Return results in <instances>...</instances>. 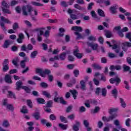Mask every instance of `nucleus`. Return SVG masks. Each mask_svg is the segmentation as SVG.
Returning <instances> with one entry per match:
<instances>
[{
  "label": "nucleus",
  "mask_w": 131,
  "mask_h": 131,
  "mask_svg": "<svg viewBox=\"0 0 131 131\" xmlns=\"http://www.w3.org/2000/svg\"><path fill=\"white\" fill-rule=\"evenodd\" d=\"M92 67H94V69H97L98 70H101L102 69V67L99 64L94 63L92 64Z\"/></svg>",
  "instance_id": "32"
},
{
  "label": "nucleus",
  "mask_w": 131,
  "mask_h": 131,
  "mask_svg": "<svg viewBox=\"0 0 131 131\" xmlns=\"http://www.w3.org/2000/svg\"><path fill=\"white\" fill-rule=\"evenodd\" d=\"M31 4H32V5H33V6H35L36 7H42V6H43V4H40V3L36 2H32Z\"/></svg>",
  "instance_id": "33"
},
{
  "label": "nucleus",
  "mask_w": 131,
  "mask_h": 131,
  "mask_svg": "<svg viewBox=\"0 0 131 131\" xmlns=\"http://www.w3.org/2000/svg\"><path fill=\"white\" fill-rule=\"evenodd\" d=\"M40 86H41V88H44V89H47V88H49V84L45 82H41L40 83Z\"/></svg>",
  "instance_id": "48"
},
{
  "label": "nucleus",
  "mask_w": 131,
  "mask_h": 131,
  "mask_svg": "<svg viewBox=\"0 0 131 131\" xmlns=\"http://www.w3.org/2000/svg\"><path fill=\"white\" fill-rule=\"evenodd\" d=\"M60 119L61 122H64V123H67L68 122L67 119L63 116H60Z\"/></svg>",
  "instance_id": "43"
},
{
  "label": "nucleus",
  "mask_w": 131,
  "mask_h": 131,
  "mask_svg": "<svg viewBox=\"0 0 131 131\" xmlns=\"http://www.w3.org/2000/svg\"><path fill=\"white\" fill-rule=\"evenodd\" d=\"M101 94L103 97H106V95H107V90H106V88H102L101 89Z\"/></svg>",
  "instance_id": "49"
},
{
  "label": "nucleus",
  "mask_w": 131,
  "mask_h": 131,
  "mask_svg": "<svg viewBox=\"0 0 131 131\" xmlns=\"http://www.w3.org/2000/svg\"><path fill=\"white\" fill-rule=\"evenodd\" d=\"M42 95H43V96H45V97H46V98H48V99L52 98V95H51V93L47 91H42Z\"/></svg>",
  "instance_id": "18"
},
{
  "label": "nucleus",
  "mask_w": 131,
  "mask_h": 131,
  "mask_svg": "<svg viewBox=\"0 0 131 131\" xmlns=\"http://www.w3.org/2000/svg\"><path fill=\"white\" fill-rule=\"evenodd\" d=\"M70 92L71 93L74 100H76V98L77 97V91H76V90H70Z\"/></svg>",
  "instance_id": "23"
},
{
  "label": "nucleus",
  "mask_w": 131,
  "mask_h": 131,
  "mask_svg": "<svg viewBox=\"0 0 131 131\" xmlns=\"http://www.w3.org/2000/svg\"><path fill=\"white\" fill-rule=\"evenodd\" d=\"M36 73L37 74H39L40 76L41 77H46V75H48V80L50 82H52L54 81V76L51 74V70L49 69H45L43 71L42 69H36Z\"/></svg>",
  "instance_id": "1"
},
{
  "label": "nucleus",
  "mask_w": 131,
  "mask_h": 131,
  "mask_svg": "<svg viewBox=\"0 0 131 131\" xmlns=\"http://www.w3.org/2000/svg\"><path fill=\"white\" fill-rule=\"evenodd\" d=\"M20 112L24 114L28 113V110H27V107L25 105H24L23 108L20 110Z\"/></svg>",
  "instance_id": "30"
},
{
  "label": "nucleus",
  "mask_w": 131,
  "mask_h": 131,
  "mask_svg": "<svg viewBox=\"0 0 131 131\" xmlns=\"http://www.w3.org/2000/svg\"><path fill=\"white\" fill-rule=\"evenodd\" d=\"M74 33L75 35H76L77 36L76 38V40H77V39H80L81 38H83V36H82V35H81V34L79 33V32L77 31H75L74 32Z\"/></svg>",
  "instance_id": "25"
},
{
  "label": "nucleus",
  "mask_w": 131,
  "mask_h": 131,
  "mask_svg": "<svg viewBox=\"0 0 131 131\" xmlns=\"http://www.w3.org/2000/svg\"><path fill=\"white\" fill-rule=\"evenodd\" d=\"M18 72V70L16 69H12L11 70L9 73V74H14L15 73H17Z\"/></svg>",
  "instance_id": "55"
},
{
  "label": "nucleus",
  "mask_w": 131,
  "mask_h": 131,
  "mask_svg": "<svg viewBox=\"0 0 131 131\" xmlns=\"http://www.w3.org/2000/svg\"><path fill=\"white\" fill-rule=\"evenodd\" d=\"M49 119L50 120H57V117L54 114H52L49 116Z\"/></svg>",
  "instance_id": "51"
},
{
  "label": "nucleus",
  "mask_w": 131,
  "mask_h": 131,
  "mask_svg": "<svg viewBox=\"0 0 131 131\" xmlns=\"http://www.w3.org/2000/svg\"><path fill=\"white\" fill-rule=\"evenodd\" d=\"M101 79L100 80L102 81H104V82L106 81V77L104 76V74H100Z\"/></svg>",
  "instance_id": "63"
},
{
  "label": "nucleus",
  "mask_w": 131,
  "mask_h": 131,
  "mask_svg": "<svg viewBox=\"0 0 131 131\" xmlns=\"http://www.w3.org/2000/svg\"><path fill=\"white\" fill-rule=\"evenodd\" d=\"M100 111V107L99 106H96L94 110H92L91 111V113L92 114H95L96 113H98Z\"/></svg>",
  "instance_id": "36"
},
{
  "label": "nucleus",
  "mask_w": 131,
  "mask_h": 131,
  "mask_svg": "<svg viewBox=\"0 0 131 131\" xmlns=\"http://www.w3.org/2000/svg\"><path fill=\"white\" fill-rule=\"evenodd\" d=\"M98 15H99V16H100L101 17H105V13L101 9L98 10Z\"/></svg>",
  "instance_id": "45"
},
{
  "label": "nucleus",
  "mask_w": 131,
  "mask_h": 131,
  "mask_svg": "<svg viewBox=\"0 0 131 131\" xmlns=\"http://www.w3.org/2000/svg\"><path fill=\"white\" fill-rule=\"evenodd\" d=\"M70 18H71L72 20H77V19H78V15L74 14H71Z\"/></svg>",
  "instance_id": "46"
},
{
  "label": "nucleus",
  "mask_w": 131,
  "mask_h": 131,
  "mask_svg": "<svg viewBox=\"0 0 131 131\" xmlns=\"http://www.w3.org/2000/svg\"><path fill=\"white\" fill-rule=\"evenodd\" d=\"M73 55L78 59H81L82 58V53H79V49L77 46L75 47L73 51Z\"/></svg>",
  "instance_id": "8"
},
{
  "label": "nucleus",
  "mask_w": 131,
  "mask_h": 131,
  "mask_svg": "<svg viewBox=\"0 0 131 131\" xmlns=\"http://www.w3.org/2000/svg\"><path fill=\"white\" fill-rule=\"evenodd\" d=\"M124 84H125V88L126 90H129V85H128V82L127 81H124Z\"/></svg>",
  "instance_id": "57"
},
{
  "label": "nucleus",
  "mask_w": 131,
  "mask_h": 131,
  "mask_svg": "<svg viewBox=\"0 0 131 131\" xmlns=\"http://www.w3.org/2000/svg\"><path fill=\"white\" fill-rule=\"evenodd\" d=\"M36 101L38 104H45L46 103V100L42 98H37Z\"/></svg>",
  "instance_id": "28"
},
{
  "label": "nucleus",
  "mask_w": 131,
  "mask_h": 131,
  "mask_svg": "<svg viewBox=\"0 0 131 131\" xmlns=\"http://www.w3.org/2000/svg\"><path fill=\"white\" fill-rule=\"evenodd\" d=\"M109 75L110 76H114V75H115V78H112L110 79V83L113 84L116 82L115 85L117 86L120 83V82H121V79L118 77V75H117L115 72H113V71H112L109 73Z\"/></svg>",
  "instance_id": "2"
},
{
  "label": "nucleus",
  "mask_w": 131,
  "mask_h": 131,
  "mask_svg": "<svg viewBox=\"0 0 131 131\" xmlns=\"http://www.w3.org/2000/svg\"><path fill=\"white\" fill-rule=\"evenodd\" d=\"M93 82L94 84H95V85L98 86L100 85V81L96 78L93 79Z\"/></svg>",
  "instance_id": "58"
},
{
  "label": "nucleus",
  "mask_w": 131,
  "mask_h": 131,
  "mask_svg": "<svg viewBox=\"0 0 131 131\" xmlns=\"http://www.w3.org/2000/svg\"><path fill=\"white\" fill-rule=\"evenodd\" d=\"M2 10L3 13L6 14H11V11L9 8H10V5H9V2H7V1L3 0L2 3Z\"/></svg>",
  "instance_id": "3"
},
{
  "label": "nucleus",
  "mask_w": 131,
  "mask_h": 131,
  "mask_svg": "<svg viewBox=\"0 0 131 131\" xmlns=\"http://www.w3.org/2000/svg\"><path fill=\"white\" fill-rule=\"evenodd\" d=\"M88 40H90V41H96L97 40V38L96 37L91 35L88 38Z\"/></svg>",
  "instance_id": "47"
},
{
  "label": "nucleus",
  "mask_w": 131,
  "mask_h": 131,
  "mask_svg": "<svg viewBox=\"0 0 131 131\" xmlns=\"http://www.w3.org/2000/svg\"><path fill=\"white\" fill-rule=\"evenodd\" d=\"M19 61V58L18 57H15L13 60H12V64L14 65L15 66H18V62Z\"/></svg>",
  "instance_id": "38"
},
{
  "label": "nucleus",
  "mask_w": 131,
  "mask_h": 131,
  "mask_svg": "<svg viewBox=\"0 0 131 131\" xmlns=\"http://www.w3.org/2000/svg\"><path fill=\"white\" fill-rule=\"evenodd\" d=\"M2 71L3 72H7L8 70H10V67L9 66V59H4L2 63Z\"/></svg>",
  "instance_id": "6"
},
{
  "label": "nucleus",
  "mask_w": 131,
  "mask_h": 131,
  "mask_svg": "<svg viewBox=\"0 0 131 131\" xmlns=\"http://www.w3.org/2000/svg\"><path fill=\"white\" fill-rule=\"evenodd\" d=\"M59 58H60V60H61V61H64V60H65V59H66V53H65V52L62 53L60 54Z\"/></svg>",
  "instance_id": "39"
},
{
  "label": "nucleus",
  "mask_w": 131,
  "mask_h": 131,
  "mask_svg": "<svg viewBox=\"0 0 131 131\" xmlns=\"http://www.w3.org/2000/svg\"><path fill=\"white\" fill-rule=\"evenodd\" d=\"M0 26H1L2 29L3 31H7V28L5 26V23H7V24H11L12 22L10 21L8 18H5L4 16L0 17Z\"/></svg>",
  "instance_id": "4"
},
{
  "label": "nucleus",
  "mask_w": 131,
  "mask_h": 131,
  "mask_svg": "<svg viewBox=\"0 0 131 131\" xmlns=\"http://www.w3.org/2000/svg\"><path fill=\"white\" fill-rule=\"evenodd\" d=\"M117 117V115L116 114L111 115L108 117L106 116L102 117V120L104 122H109L110 121H113V120L115 119Z\"/></svg>",
  "instance_id": "7"
},
{
  "label": "nucleus",
  "mask_w": 131,
  "mask_h": 131,
  "mask_svg": "<svg viewBox=\"0 0 131 131\" xmlns=\"http://www.w3.org/2000/svg\"><path fill=\"white\" fill-rule=\"evenodd\" d=\"M86 45L88 46V47H90L92 50L94 51H97L98 50V47L99 46L97 43H94V42H90L89 41L86 42Z\"/></svg>",
  "instance_id": "10"
},
{
  "label": "nucleus",
  "mask_w": 131,
  "mask_h": 131,
  "mask_svg": "<svg viewBox=\"0 0 131 131\" xmlns=\"http://www.w3.org/2000/svg\"><path fill=\"white\" fill-rule=\"evenodd\" d=\"M59 98H59L58 97V92H55V96H54V102H55L56 103L58 102L59 101Z\"/></svg>",
  "instance_id": "44"
},
{
  "label": "nucleus",
  "mask_w": 131,
  "mask_h": 131,
  "mask_svg": "<svg viewBox=\"0 0 131 131\" xmlns=\"http://www.w3.org/2000/svg\"><path fill=\"white\" fill-rule=\"evenodd\" d=\"M45 107H47L48 108H52V107H53V100H49L47 101L46 106H45Z\"/></svg>",
  "instance_id": "34"
},
{
  "label": "nucleus",
  "mask_w": 131,
  "mask_h": 131,
  "mask_svg": "<svg viewBox=\"0 0 131 131\" xmlns=\"http://www.w3.org/2000/svg\"><path fill=\"white\" fill-rule=\"evenodd\" d=\"M12 28L13 30H17V29H19V24H18V23H14L13 24Z\"/></svg>",
  "instance_id": "41"
},
{
  "label": "nucleus",
  "mask_w": 131,
  "mask_h": 131,
  "mask_svg": "<svg viewBox=\"0 0 131 131\" xmlns=\"http://www.w3.org/2000/svg\"><path fill=\"white\" fill-rule=\"evenodd\" d=\"M112 94L115 99H117V96L118 95V92L117 91V89H114L112 91Z\"/></svg>",
  "instance_id": "26"
},
{
  "label": "nucleus",
  "mask_w": 131,
  "mask_h": 131,
  "mask_svg": "<svg viewBox=\"0 0 131 131\" xmlns=\"http://www.w3.org/2000/svg\"><path fill=\"white\" fill-rule=\"evenodd\" d=\"M71 30L77 31V32H81L82 31V28L81 27L74 26L72 27Z\"/></svg>",
  "instance_id": "15"
},
{
  "label": "nucleus",
  "mask_w": 131,
  "mask_h": 131,
  "mask_svg": "<svg viewBox=\"0 0 131 131\" xmlns=\"http://www.w3.org/2000/svg\"><path fill=\"white\" fill-rule=\"evenodd\" d=\"M27 105L30 108H32V101L30 99L27 100Z\"/></svg>",
  "instance_id": "59"
},
{
  "label": "nucleus",
  "mask_w": 131,
  "mask_h": 131,
  "mask_svg": "<svg viewBox=\"0 0 131 131\" xmlns=\"http://www.w3.org/2000/svg\"><path fill=\"white\" fill-rule=\"evenodd\" d=\"M117 8H118V6L115 5L110 7V11L112 14H115V13H116V10H117Z\"/></svg>",
  "instance_id": "19"
},
{
  "label": "nucleus",
  "mask_w": 131,
  "mask_h": 131,
  "mask_svg": "<svg viewBox=\"0 0 131 131\" xmlns=\"http://www.w3.org/2000/svg\"><path fill=\"white\" fill-rule=\"evenodd\" d=\"M108 56L109 57V58H111V59H113V58H116V56L115 55V54L112 53H108Z\"/></svg>",
  "instance_id": "61"
},
{
  "label": "nucleus",
  "mask_w": 131,
  "mask_h": 131,
  "mask_svg": "<svg viewBox=\"0 0 131 131\" xmlns=\"http://www.w3.org/2000/svg\"><path fill=\"white\" fill-rule=\"evenodd\" d=\"M59 100H60L61 104H63V105H66L67 104V102L63 99V97L59 98Z\"/></svg>",
  "instance_id": "60"
},
{
  "label": "nucleus",
  "mask_w": 131,
  "mask_h": 131,
  "mask_svg": "<svg viewBox=\"0 0 131 131\" xmlns=\"http://www.w3.org/2000/svg\"><path fill=\"white\" fill-rule=\"evenodd\" d=\"M8 93L9 98L14 99V100L17 99V97H16V94H15V93H14L13 92L9 91H8Z\"/></svg>",
  "instance_id": "16"
},
{
  "label": "nucleus",
  "mask_w": 131,
  "mask_h": 131,
  "mask_svg": "<svg viewBox=\"0 0 131 131\" xmlns=\"http://www.w3.org/2000/svg\"><path fill=\"white\" fill-rule=\"evenodd\" d=\"M21 89H23V90H24L27 94H30V92L31 91V90L29 88L26 86H23L21 87Z\"/></svg>",
  "instance_id": "37"
},
{
  "label": "nucleus",
  "mask_w": 131,
  "mask_h": 131,
  "mask_svg": "<svg viewBox=\"0 0 131 131\" xmlns=\"http://www.w3.org/2000/svg\"><path fill=\"white\" fill-rule=\"evenodd\" d=\"M15 11L18 14H20L21 11V7H20V6H17L15 8Z\"/></svg>",
  "instance_id": "62"
},
{
  "label": "nucleus",
  "mask_w": 131,
  "mask_h": 131,
  "mask_svg": "<svg viewBox=\"0 0 131 131\" xmlns=\"http://www.w3.org/2000/svg\"><path fill=\"white\" fill-rule=\"evenodd\" d=\"M118 110V108H111L110 110H109L108 111V113L112 115V113H114V112H117Z\"/></svg>",
  "instance_id": "42"
},
{
  "label": "nucleus",
  "mask_w": 131,
  "mask_h": 131,
  "mask_svg": "<svg viewBox=\"0 0 131 131\" xmlns=\"http://www.w3.org/2000/svg\"><path fill=\"white\" fill-rule=\"evenodd\" d=\"M36 55H37V52L36 51H34L31 53L30 57L31 59H33L36 57Z\"/></svg>",
  "instance_id": "50"
},
{
  "label": "nucleus",
  "mask_w": 131,
  "mask_h": 131,
  "mask_svg": "<svg viewBox=\"0 0 131 131\" xmlns=\"http://www.w3.org/2000/svg\"><path fill=\"white\" fill-rule=\"evenodd\" d=\"M12 43H13V41H12L11 40H6L3 46V48L4 49H8L9 46H10V45H12Z\"/></svg>",
  "instance_id": "12"
},
{
  "label": "nucleus",
  "mask_w": 131,
  "mask_h": 131,
  "mask_svg": "<svg viewBox=\"0 0 131 131\" xmlns=\"http://www.w3.org/2000/svg\"><path fill=\"white\" fill-rule=\"evenodd\" d=\"M32 116L36 119V120H38V119L40 118V114L39 112H36L33 114Z\"/></svg>",
  "instance_id": "24"
},
{
  "label": "nucleus",
  "mask_w": 131,
  "mask_h": 131,
  "mask_svg": "<svg viewBox=\"0 0 131 131\" xmlns=\"http://www.w3.org/2000/svg\"><path fill=\"white\" fill-rule=\"evenodd\" d=\"M73 73L75 77H77V76L79 75V71H78V70H74L73 71Z\"/></svg>",
  "instance_id": "56"
},
{
  "label": "nucleus",
  "mask_w": 131,
  "mask_h": 131,
  "mask_svg": "<svg viewBox=\"0 0 131 131\" xmlns=\"http://www.w3.org/2000/svg\"><path fill=\"white\" fill-rule=\"evenodd\" d=\"M33 10V9L31 6L27 5L23 6L22 7L23 15H24V16H28V13H29L30 15H31V12H32ZM27 11L28 13H27Z\"/></svg>",
  "instance_id": "5"
},
{
  "label": "nucleus",
  "mask_w": 131,
  "mask_h": 131,
  "mask_svg": "<svg viewBox=\"0 0 131 131\" xmlns=\"http://www.w3.org/2000/svg\"><path fill=\"white\" fill-rule=\"evenodd\" d=\"M5 81L7 83H13L12 76L10 74H7L4 78Z\"/></svg>",
  "instance_id": "11"
},
{
  "label": "nucleus",
  "mask_w": 131,
  "mask_h": 131,
  "mask_svg": "<svg viewBox=\"0 0 131 131\" xmlns=\"http://www.w3.org/2000/svg\"><path fill=\"white\" fill-rule=\"evenodd\" d=\"M2 125L4 127H9L10 123H9V121L8 120H5L3 121Z\"/></svg>",
  "instance_id": "29"
},
{
  "label": "nucleus",
  "mask_w": 131,
  "mask_h": 131,
  "mask_svg": "<svg viewBox=\"0 0 131 131\" xmlns=\"http://www.w3.org/2000/svg\"><path fill=\"white\" fill-rule=\"evenodd\" d=\"M59 126L61 128V129H62V130H66L67 129V128L68 127V126L67 125H64L62 123L59 124Z\"/></svg>",
  "instance_id": "31"
},
{
  "label": "nucleus",
  "mask_w": 131,
  "mask_h": 131,
  "mask_svg": "<svg viewBox=\"0 0 131 131\" xmlns=\"http://www.w3.org/2000/svg\"><path fill=\"white\" fill-rule=\"evenodd\" d=\"M75 9H77V10H79L80 11H85V8L83 7H81L78 4H75L74 6Z\"/></svg>",
  "instance_id": "27"
},
{
  "label": "nucleus",
  "mask_w": 131,
  "mask_h": 131,
  "mask_svg": "<svg viewBox=\"0 0 131 131\" xmlns=\"http://www.w3.org/2000/svg\"><path fill=\"white\" fill-rule=\"evenodd\" d=\"M67 117L68 119H70V120H74V119L75 118V115H74V114H72L69 115Z\"/></svg>",
  "instance_id": "53"
},
{
  "label": "nucleus",
  "mask_w": 131,
  "mask_h": 131,
  "mask_svg": "<svg viewBox=\"0 0 131 131\" xmlns=\"http://www.w3.org/2000/svg\"><path fill=\"white\" fill-rule=\"evenodd\" d=\"M74 66H75L73 64H68L67 66V67L68 69L72 70L74 68Z\"/></svg>",
  "instance_id": "64"
},
{
  "label": "nucleus",
  "mask_w": 131,
  "mask_h": 131,
  "mask_svg": "<svg viewBox=\"0 0 131 131\" xmlns=\"http://www.w3.org/2000/svg\"><path fill=\"white\" fill-rule=\"evenodd\" d=\"M22 84H23V82H22V81H21V80H19L16 83V90H17V91H19L20 89H22V87L23 86H22Z\"/></svg>",
  "instance_id": "17"
},
{
  "label": "nucleus",
  "mask_w": 131,
  "mask_h": 131,
  "mask_svg": "<svg viewBox=\"0 0 131 131\" xmlns=\"http://www.w3.org/2000/svg\"><path fill=\"white\" fill-rule=\"evenodd\" d=\"M46 29L45 28H36L35 29V31H39V33H37L38 35H43V30Z\"/></svg>",
  "instance_id": "20"
},
{
  "label": "nucleus",
  "mask_w": 131,
  "mask_h": 131,
  "mask_svg": "<svg viewBox=\"0 0 131 131\" xmlns=\"http://www.w3.org/2000/svg\"><path fill=\"white\" fill-rule=\"evenodd\" d=\"M121 47L124 52H127L128 48H131V42L125 41L122 43Z\"/></svg>",
  "instance_id": "9"
},
{
  "label": "nucleus",
  "mask_w": 131,
  "mask_h": 131,
  "mask_svg": "<svg viewBox=\"0 0 131 131\" xmlns=\"http://www.w3.org/2000/svg\"><path fill=\"white\" fill-rule=\"evenodd\" d=\"M120 103L121 104V106L123 107V108H125L126 104L125 103V102H124V100H123V99L120 98Z\"/></svg>",
  "instance_id": "35"
},
{
  "label": "nucleus",
  "mask_w": 131,
  "mask_h": 131,
  "mask_svg": "<svg viewBox=\"0 0 131 131\" xmlns=\"http://www.w3.org/2000/svg\"><path fill=\"white\" fill-rule=\"evenodd\" d=\"M110 70L111 71H114V70H121V66H111L110 68Z\"/></svg>",
  "instance_id": "14"
},
{
  "label": "nucleus",
  "mask_w": 131,
  "mask_h": 131,
  "mask_svg": "<svg viewBox=\"0 0 131 131\" xmlns=\"http://www.w3.org/2000/svg\"><path fill=\"white\" fill-rule=\"evenodd\" d=\"M73 105H69L67 108V110H66V112L67 113H69L73 109Z\"/></svg>",
  "instance_id": "54"
},
{
  "label": "nucleus",
  "mask_w": 131,
  "mask_h": 131,
  "mask_svg": "<svg viewBox=\"0 0 131 131\" xmlns=\"http://www.w3.org/2000/svg\"><path fill=\"white\" fill-rule=\"evenodd\" d=\"M75 124H74L73 126V129L74 131L79 130V125H80V123L77 120L75 121Z\"/></svg>",
  "instance_id": "13"
},
{
  "label": "nucleus",
  "mask_w": 131,
  "mask_h": 131,
  "mask_svg": "<svg viewBox=\"0 0 131 131\" xmlns=\"http://www.w3.org/2000/svg\"><path fill=\"white\" fill-rule=\"evenodd\" d=\"M80 89L82 91H85L86 90V86H85V82L83 80H81L80 82Z\"/></svg>",
  "instance_id": "21"
},
{
  "label": "nucleus",
  "mask_w": 131,
  "mask_h": 131,
  "mask_svg": "<svg viewBox=\"0 0 131 131\" xmlns=\"http://www.w3.org/2000/svg\"><path fill=\"white\" fill-rule=\"evenodd\" d=\"M105 35L107 38H110L112 37V32L109 30L105 31Z\"/></svg>",
  "instance_id": "22"
},
{
  "label": "nucleus",
  "mask_w": 131,
  "mask_h": 131,
  "mask_svg": "<svg viewBox=\"0 0 131 131\" xmlns=\"http://www.w3.org/2000/svg\"><path fill=\"white\" fill-rule=\"evenodd\" d=\"M123 71H124L125 72H126L127 71H130V69H131L130 67L125 64L123 65Z\"/></svg>",
  "instance_id": "40"
},
{
  "label": "nucleus",
  "mask_w": 131,
  "mask_h": 131,
  "mask_svg": "<svg viewBox=\"0 0 131 131\" xmlns=\"http://www.w3.org/2000/svg\"><path fill=\"white\" fill-rule=\"evenodd\" d=\"M126 38L129 39V41L131 42V32H129L125 34Z\"/></svg>",
  "instance_id": "52"
}]
</instances>
